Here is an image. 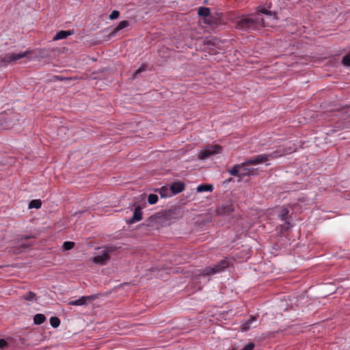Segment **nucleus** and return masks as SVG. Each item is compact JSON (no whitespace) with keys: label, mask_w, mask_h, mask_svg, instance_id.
I'll return each mask as SVG.
<instances>
[{"label":"nucleus","mask_w":350,"mask_h":350,"mask_svg":"<svg viewBox=\"0 0 350 350\" xmlns=\"http://www.w3.org/2000/svg\"><path fill=\"white\" fill-rule=\"evenodd\" d=\"M277 20L275 13L261 8L255 14L239 19L237 28L240 30H255L265 27H273L276 25Z\"/></svg>","instance_id":"nucleus-1"},{"label":"nucleus","mask_w":350,"mask_h":350,"mask_svg":"<svg viewBox=\"0 0 350 350\" xmlns=\"http://www.w3.org/2000/svg\"><path fill=\"white\" fill-rule=\"evenodd\" d=\"M294 150L291 147L286 148H280L270 154H260L253 157L243 162V165H245V166L248 165H259L279 157L291 153Z\"/></svg>","instance_id":"nucleus-2"},{"label":"nucleus","mask_w":350,"mask_h":350,"mask_svg":"<svg viewBox=\"0 0 350 350\" xmlns=\"http://www.w3.org/2000/svg\"><path fill=\"white\" fill-rule=\"evenodd\" d=\"M100 252L94 256L92 260L96 265H105L110 259L109 254L115 251L116 247L113 245H106L98 247Z\"/></svg>","instance_id":"nucleus-3"},{"label":"nucleus","mask_w":350,"mask_h":350,"mask_svg":"<svg viewBox=\"0 0 350 350\" xmlns=\"http://www.w3.org/2000/svg\"><path fill=\"white\" fill-rule=\"evenodd\" d=\"M228 266V262L226 260H221L218 264L213 267H206L203 271L199 275L200 276H205L211 274H215L223 271Z\"/></svg>","instance_id":"nucleus-4"},{"label":"nucleus","mask_w":350,"mask_h":350,"mask_svg":"<svg viewBox=\"0 0 350 350\" xmlns=\"http://www.w3.org/2000/svg\"><path fill=\"white\" fill-rule=\"evenodd\" d=\"M221 148L218 145H213L202 150L198 154V158L205 160L212 155L221 153Z\"/></svg>","instance_id":"nucleus-5"},{"label":"nucleus","mask_w":350,"mask_h":350,"mask_svg":"<svg viewBox=\"0 0 350 350\" xmlns=\"http://www.w3.org/2000/svg\"><path fill=\"white\" fill-rule=\"evenodd\" d=\"M30 53L29 51H26L19 53H7L1 58V62L5 64L16 62L21 58L27 57Z\"/></svg>","instance_id":"nucleus-6"},{"label":"nucleus","mask_w":350,"mask_h":350,"mask_svg":"<svg viewBox=\"0 0 350 350\" xmlns=\"http://www.w3.org/2000/svg\"><path fill=\"white\" fill-rule=\"evenodd\" d=\"M245 165L243 163L241 164H237L229 170L228 173L234 176L241 177L243 176H247L250 174V170L245 167Z\"/></svg>","instance_id":"nucleus-7"},{"label":"nucleus","mask_w":350,"mask_h":350,"mask_svg":"<svg viewBox=\"0 0 350 350\" xmlns=\"http://www.w3.org/2000/svg\"><path fill=\"white\" fill-rule=\"evenodd\" d=\"M96 297L97 296L95 295L90 296H82L78 299L69 301L68 304L70 306H85L88 304V303L96 299Z\"/></svg>","instance_id":"nucleus-8"},{"label":"nucleus","mask_w":350,"mask_h":350,"mask_svg":"<svg viewBox=\"0 0 350 350\" xmlns=\"http://www.w3.org/2000/svg\"><path fill=\"white\" fill-rule=\"evenodd\" d=\"M234 211L233 204L231 202L228 201L224 204L217 209V213L219 215H228Z\"/></svg>","instance_id":"nucleus-9"},{"label":"nucleus","mask_w":350,"mask_h":350,"mask_svg":"<svg viewBox=\"0 0 350 350\" xmlns=\"http://www.w3.org/2000/svg\"><path fill=\"white\" fill-rule=\"evenodd\" d=\"M142 219V211L140 206H137L133 212V216L127 221L129 224H135L139 221Z\"/></svg>","instance_id":"nucleus-10"},{"label":"nucleus","mask_w":350,"mask_h":350,"mask_svg":"<svg viewBox=\"0 0 350 350\" xmlns=\"http://www.w3.org/2000/svg\"><path fill=\"white\" fill-rule=\"evenodd\" d=\"M185 185L180 182H176L172 184L170 189L174 194L180 193L183 191Z\"/></svg>","instance_id":"nucleus-11"},{"label":"nucleus","mask_w":350,"mask_h":350,"mask_svg":"<svg viewBox=\"0 0 350 350\" xmlns=\"http://www.w3.org/2000/svg\"><path fill=\"white\" fill-rule=\"evenodd\" d=\"M72 33L70 31H64V30L59 31L53 37V40L65 39L68 36H70Z\"/></svg>","instance_id":"nucleus-12"},{"label":"nucleus","mask_w":350,"mask_h":350,"mask_svg":"<svg viewBox=\"0 0 350 350\" xmlns=\"http://www.w3.org/2000/svg\"><path fill=\"white\" fill-rule=\"evenodd\" d=\"M254 321H256V317H251L247 321H245L244 323L242 324L241 330L243 332H245V331H247L248 329H250V325Z\"/></svg>","instance_id":"nucleus-13"},{"label":"nucleus","mask_w":350,"mask_h":350,"mask_svg":"<svg viewBox=\"0 0 350 350\" xmlns=\"http://www.w3.org/2000/svg\"><path fill=\"white\" fill-rule=\"evenodd\" d=\"M196 190L198 192L212 191L213 186L211 185H200L197 187Z\"/></svg>","instance_id":"nucleus-14"},{"label":"nucleus","mask_w":350,"mask_h":350,"mask_svg":"<svg viewBox=\"0 0 350 350\" xmlns=\"http://www.w3.org/2000/svg\"><path fill=\"white\" fill-rule=\"evenodd\" d=\"M46 320V317L42 314H37L33 317V321L35 324L40 325L43 323Z\"/></svg>","instance_id":"nucleus-15"},{"label":"nucleus","mask_w":350,"mask_h":350,"mask_svg":"<svg viewBox=\"0 0 350 350\" xmlns=\"http://www.w3.org/2000/svg\"><path fill=\"white\" fill-rule=\"evenodd\" d=\"M129 25V22L127 21H122L120 22V23L117 25V27L113 29V33L116 34L119 31L122 29L126 28Z\"/></svg>","instance_id":"nucleus-16"},{"label":"nucleus","mask_w":350,"mask_h":350,"mask_svg":"<svg viewBox=\"0 0 350 350\" xmlns=\"http://www.w3.org/2000/svg\"><path fill=\"white\" fill-rule=\"evenodd\" d=\"M23 299L29 301H36V295L31 291H29L23 296Z\"/></svg>","instance_id":"nucleus-17"},{"label":"nucleus","mask_w":350,"mask_h":350,"mask_svg":"<svg viewBox=\"0 0 350 350\" xmlns=\"http://www.w3.org/2000/svg\"><path fill=\"white\" fill-rule=\"evenodd\" d=\"M288 213V209L286 207H282L280 210V212L278 215V217L281 219L282 221H286L287 219V215Z\"/></svg>","instance_id":"nucleus-18"},{"label":"nucleus","mask_w":350,"mask_h":350,"mask_svg":"<svg viewBox=\"0 0 350 350\" xmlns=\"http://www.w3.org/2000/svg\"><path fill=\"white\" fill-rule=\"evenodd\" d=\"M42 202L40 200H33L29 204V208H39L41 207Z\"/></svg>","instance_id":"nucleus-19"},{"label":"nucleus","mask_w":350,"mask_h":350,"mask_svg":"<svg viewBox=\"0 0 350 350\" xmlns=\"http://www.w3.org/2000/svg\"><path fill=\"white\" fill-rule=\"evenodd\" d=\"M198 14L201 16H208L210 14V10L206 7H201L198 10Z\"/></svg>","instance_id":"nucleus-20"},{"label":"nucleus","mask_w":350,"mask_h":350,"mask_svg":"<svg viewBox=\"0 0 350 350\" xmlns=\"http://www.w3.org/2000/svg\"><path fill=\"white\" fill-rule=\"evenodd\" d=\"M50 323L53 327L56 328L59 325L60 320L58 317H53L50 319Z\"/></svg>","instance_id":"nucleus-21"},{"label":"nucleus","mask_w":350,"mask_h":350,"mask_svg":"<svg viewBox=\"0 0 350 350\" xmlns=\"http://www.w3.org/2000/svg\"><path fill=\"white\" fill-rule=\"evenodd\" d=\"M158 201V196L151 193L148 197V202L150 204H154Z\"/></svg>","instance_id":"nucleus-22"},{"label":"nucleus","mask_w":350,"mask_h":350,"mask_svg":"<svg viewBox=\"0 0 350 350\" xmlns=\"http://www.w3.org/2000/svg\"><path fill=\"white\" fill-rule=\"evenodd\" d=\"M75 246V243L72 241H66L63 244L64 250H70Z\"/></svg>","instance_id":"nucleus-23"},{"label":"nucleus","mask_w":350,"mask_h":350,"mask_svg":"<svg viewBox=\"0 0 350 350\" xmlns=\"http://www.w3.org/2000/svg\"><path fill=\"white\" fill-rule=\"evenodd\" d=\"M342 64L345 66L349 67L350 66V55H346L342 58Z\"/></svg>","instance_id":"nucleus-24"},{"label":"nucleus","mask_w":350,"mask_h":350,"mask_svg":"<svg viewBox=\"0 0 350 350\" xmlns=\"http://www.w3.org/2000/svg\"><path fill=\"white\" fill-rule=\"evenodd\" d=\"M120 15V13L117 10H113L109 15V18L111 20H114V19H116L117 18H118Z\"/></svg>","instance_id":"nucleus-25"},{"label":"nucleus","mask_w":350,"mask_h":350,"mask_svg":"<svg viewBox=\"0 0 350 350\" xmlns=\"http://www.w3.org/2000/svg\"><path fill=\"white\" fill-rule=\"evenodd\" d=\"M146 70L145 66H142L139 69H137L136 71H135L133 74V78H135L138 74L141 73L142 72H144Z\"/></svg>","instance_id":"nucleus-26"},{"label":"nucleus","mask_w":350,"mask_h":350,"mask_svg":"<svg viewBox=\"0 0 350 350\" xmlns=\"http://www.w3.org/2000/svg\"><path fill=\"white\" fill-rule=\"evenodd\" d=\"M254 348V344L252 342H250L246 345L243 349L240 350H253Z\"/></svg>","instance_id":"nucleus-27"},{"label":"nucleus","mask_w":350,"mask_h":350,"mask_svg":"<svg viewBox=\"0 0 350 350\" xmlns=\"http://www.w3.org/2000/svg\"><path fill=\"white\" fill-rule=\"evenodd\" d=\"M7 346V342L3 339H0V349L5 348Z\"/></svg>","instance_id":"nucleus-28"}]
</instances>
